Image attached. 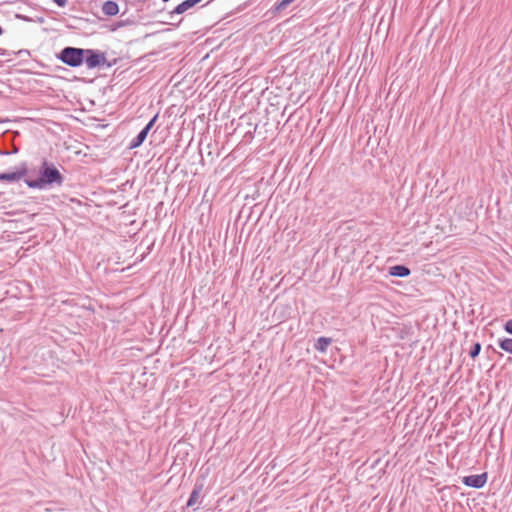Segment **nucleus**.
<instances>
[{"label": "nucleus", "mask_w": 512, "mask_h": 512, "mask_svg": "<svg viewBox=\"0 0 512 512\" xmlns=\"http://www.w3.org/2000/svg\"><path fill=\"white\" fill-rule=\"evenodd\" d=\"M120 23H122L123 27H124V26L132 24L133 22L131 20H121Z\"/></svg>", "instance_id": "20"}, {"label": "nucleus", "mask_w": 512, "mask_h": 512, "mask_svg": "<svg viewBox=\"0 0 512 512\" xmlns=\"http://www.w3.org/2000/svg\"><path fill=\"white\" fill-rule=\"evenodd\" d=\"M332 343V339L328 337H319L314 344V349L325 353L327 351L328 346Z\"/></svg>", "instance_id": "10"}, {"label": "nucleus", "mask_w": 512, "mask_h": 512, "mask_svg": "<svg viewBox=\"0 0 512 512\" xmlns=\"http://www.w3.org/2000/svg\"><path fill=\"white\" fill-rule=\"evenodd\" d=\"M84 53L85 48L66 46L56 54V58L63 64L76 68L84 63Z\"/></svg>", "instance_id": "2"}, {"label": "nucleus", "mask_w": 512, "mask_h": 512, "mask_svg": "<svg viewBox=\"0 0 512 512\" xmlns=\"http://www.w3.org/2000/svg\"><path fill=\"white\" fill-rule=\"evenodd\" d=\"M147 135L141 130L130 142L131 149L140 147L146 140Z\"/></svg>", "instance_id": "11"}, {"label": "nucleus", "mask_w": 512, "mask_h": 512, "mask_svg": "<svg viewBox=\"0 0 512 512\" xmlns=\"http://www.w3.org/2000/svg\"><path fill=\"white\" fill-rule=\"evenodd\" d=\"M292 1L294 2L295 0H292Z\"/></svg>", "instance_id": "24"}, {"label": "nucleus", "mask_w": 512, "mask_h": 512, "mask_svg": "<svg viewBox=\"0 0 512 512\" xmlns=\"http://www.w3.org/2000/svg\"><path fill=\"white\" fill-rule=\"evenodd\" d=\"M53 2L59 7H64L67 4V0H53Z\"/></svg>", "instance_id": "18"}, {"label": "nucleus", "mask_w": 512, "mask_h": 512, "mask_svg": "<svg viewBox=\"0 0 512 512\" xmlns=\"http://www.w3.org/2000/svg\"><path fill=\"white\" fill-rule=\"evenodd\" d=\"M410 269L405 265H394L389 268V275L399 278H405L410 275Z\"/></svg>", "instance_id": "8"}, {"label": "nucleus", "mask_w": 512, "mask_h": 512, "mask_svg": "<svg viewBox=\"0 0 512 512\" xmlns=\"http://www.w3.org/2000/svg\"><path fill=\"white\" fill-rule=\"evenodd\" d=\"M202 0H185L178 4L170 13V17L172 18L175 14L179 15L187 10L193 8L195 5L199 4Z\"/></svg>", "instance_id": "7"}, {"label": "nucleus", "mask_w": 512, "mask_h": 512, "mask_svg": "<svg viewBox=\"0 0 512 512\" xmlns=\"http://www.w3.org/2000/svg\"><path fill=\"white\" fill-rule=\"evenodd\" d=\"M504 330L508 334L512 335V319L506 321V323L504 324Z\"/></svg>", "instance_id": "16"}, {"label": "nucleus", "mask_w": 512, "mask_h": 512, "mask_svg": "<svg viewBox=\"0 0 512 512\" xmlns=\"http://www.w3.org/2000/svg\"><path fill=\"white\" fill-rule=\"evenodd\" d=\"M122 27H123V24L120 23V21H118V22H115V23H113V24H111L109 26V31L115 32V31H117L118 29H120Z\"/></svg>", "instance_id": "15"}, {"label": "nucleus", "mask_w": 512, "mask_h": 512, "mask_svg": "<svg viewBox=\"0 0 512 512\" xmlns=\"http://www.w3.org/2000/svg\"><path fill=\"white\" fill-rule=\"evenodd\" d=\"M487 479H488V474L486 472H484L481 474H473V475L464 476L462 478V483L465 486L475 488V489H480L485 486V484L487 483Z\"/></svg>", "instance_id": "5"}, {"label": "nucleus", "mask_w": 512, "mask_h": 512, "mask_svg": "<svg viewBox=\"0 0 512 512\" xmlns=\"http://www.w3.org/2000/svg\"><path fill=\"white\" fill-rule=\"evenodd\" d=\"M158 116H159L158 113L155 114L145 126L151 130L153 128V126L155 125V123L158 119Z\"/></svg>", "instance_id": "17"}, {"label": "nucleus", "mask_w": 512, "mask_h": 512, "mask_svg": "<svg viewBox=\"0 0 512 512\" xmlns=\"http://www.w3.org/2000/svg\"><path fill=\"white\" fill-rule=\"evenodd\" d=\"M28 173V169L25 164L20 169L13 172H2L0 173V181L6 182H17Z\"/></svg>", "instance_id": "6"}, {"label": "nucleus", "mask_w": 512, "mask_h": 512, "mask_svg": "<svg viewBox=\"0 0 512 512\" xmlns=\"http://www.w3.org/2000/svg\"><path fill=\"white\" fill-rule=\"evenodd\" d=\"M480 351H481V344L479 342H476L471 347V349L469 351V355L471 358L474 359L480 354Z\"/></svg>", "instance_id": "13"}, {"label": "nucleus", "mask_w": 512, "mask_h": 512, "mask_svg": "<svg viewBox=\"0 0 512 512\" xmlns=\"http://www.w3.org/2000/svg\"><path fill=\"white\" fill-rule=\"evenodd\" d=\"M203 489H204V482L203 481H196V483L194 484L193 486V489L190 493V496L187 500V503H186V506L188 508H193V510L195 511L196 509H198V506L195 507L196 505H200L201 502H202V499H203V496H202V492H203Z\"/></svg>", "instance_id": "4"}, {"label": "nucleus", "mask_w": 512, "mask_h": 512, "mask_svg": "<svg viewBox=\"0 0 512 512\" xmlns=\"http://www.w3.org/2000/svg\"><path fill=\"white\" fill-rule=\"evenodd\" d=\"M291 3H293L292 0H282L279 3L276 4L275 10L280 11L284 10L286 7H288Z\"/></svg>", "instance_id": "14"}, {"label": "nucleus", "mask_w": 512, "mask_h": 512, "mask_svg": "<svg viewBox=\"0 0 512 512\" xmlns=\"http://www.w3.org/2000/svg\"><path fill=\"white\" fill-rule=\"evenodd\" d=\"M24 182L29 188L43 190L53 185L61 186L64 176L53 163L44 160L39 168V177L25 179Z\"/></svg>", "instance_id": "1"}, {"label": "nucleus", "mask_w": 512, "mask_h": 512, "mask_svg": "<svg viewBox=\"0 0 512 512\" xmlns=\"http://www.w3.org/2000/svg\"><path fill=\"white\" fill-rule=\"evenodd\" d=\"M84 54V63L88 69L104 67L111 68L114 64H116V59L113 61H108L106 58V53L97 49H85Z\"/></svg>", "instance_id": "3"}, {"label": "nucleus", "mask_w": 512, "mask_h": 512, "mask_svg": "<svg viewBox=\"0 0 512 512\" xmlns=\"http://www.w3.org/2000/svg\"><path fill=\"white\" fill-rule=\"evenodd\" d=\"M102 12L106 16H115L119 13V5L113 0H107L102 5Z\"/></svg>", "instance_id": "9"}, {"label": "nucleus", "mask_w": 512, "mask_h": 512, "mask_svg": "<svg viewBox=\"0 0 512 512\" xmlns=\"http://www.w3.org/2000/svg\"><path fill=\"white\" fill-rule=\"evenodd\" d=\"M142 131L148 135V133L151 131L148 127L144 126V128L142 129Z\"/></svg>", "instance_id": "22"}, {"label": "nucleus", "mask_w": 512, "mask_h": 512, "mask_svg": "<svg viewBox=\"0 0 512 512\" xmlns=\"http://www.w3.org/2000/svg\"><path fill=\"white\" fill-rule=\"evenodd\" d=\"M16 54H17V55H24V54L29 55V51H28V50H25V49H22V50H19Z\"/></svg>", "instance_id": "21"}, {"label": "nucleus", "mask_w": 512, "mask_h": 512, "mask_svg": "<svg viewBox=\"0 0 512 512\" xmlns=\"http://www.w3.org/2000/svg\"><path fill=\"white\" fill-rule=\"evenodd\" d=\"M498 346L505 352L512 354V338L498 340Z\"/></svg>", "instance_id": "12"}, {"label": "nucleus", "mask_w": 512, "mask_h": 512, "mask_svg": "<svg viewBox=\"0 0 512 512\" xmlns=\"http://www.w3.org/2000/svg\"><path fill=\"white\" fill-rule=\"evenodd\" d=\"M10 52L6 49L0 48V56H9Z\"/></svg>", "instance_id": "19"}, {"label": "nucleus", "mask_w": 512, "mask_h": 512, "mask_svg": "<svg viewBox=\"0 0 512 512\" xmlns=\"http://www.w3.org/2000/svg\"><path fill=\"white\" fill-rule=\"evenodd\" d=\"M163 2H168L169 0H162Z\"/></svg>", "instance_id": "23"}]
</instances>
